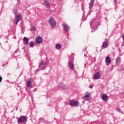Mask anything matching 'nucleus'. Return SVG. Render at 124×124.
<instances>
[{
    "label": "nucleus",
    "mask_w": 124,
    "mask_h": 124,
    "mask_svg": "<svg viewBox=\"0 0 124 124\" xmlns=\"http://www.w3.org/2000/svg\"><path fill=\"white\" fill-rule=\"evenodd\" d=\"M13 12L15 15V20L14 21V23L15 24V25H17L18 23L20 22V20L22 19V16H21V14L18 13L17 9H14L13 11Z\"/></svg>",
    "instance_id": "f257e3e1"
},
{
    "label": "nucleus",
    "mask_w": 124,
    "mask_h": 124,
    "mask_svg": "<svg viewBox=\"0 0 124 124\" xmlns=\"http://www.w3.org/2000/svg\"><path fill=\"white\" fill-rule=\"evenodd\" d=\"M48 64L47 62L41 61L39 65V68L41 70H44L46 68V65Z\"/></svg>",
    "instance_id": "f03ea898"
},
{
    "label": "nucleus",
    "mask_w": 124,
    "mask_h": 124,
    "mask_svg": "<svg viewBox=\"0 0 124 124\" xmlns=\"http://www.w3.org/2000/svg\"><path fill=\"white\" fill-rule=\"evenodd\" d=\"M69 104L72 107H78V106H79V102L75 100H71Z\"/></svg>",
    "instance_id": "7ed1b4c3"
},
{
    "label": "nucleus",
    "mask_w": 124,
    "mask_h": 124,
    "mask_svg": "<svg viewBox=\"0 0 124 124\" xmlns=\"http://www.w3.org/2000/svg\"><path fill=\"white\" fill-rule=\"evenodd\" d=\"M49 23L51 27H56V24H57V22L54 18L50 17L49 19Z\"/></svg>",
    "instance_id": "20e7f679"
},
{
    "label": "nucleus",
    "mask_w": 124,
    "mask_h": 124,
    "mask_svg": "<svg viewBox=\"0 0 124 124\" xmlns=\"http://www.w3.org/2000/svg\"><path fill=\"white\" fill-rule=\"evenodd\" d=\"M73 60V58L72 57L71 58H70L69 60V67L70 68V69H73L74 68V64H73V61H72Z\"/></svg>",
    "instance_id": "39448f33"
},
{
    "label": "nucleus",
    "mask_w": 124,
    "mask_h": 124,
    "mask_svg": "<svg viewBox=\"0 0 124 124\" xmlns=\"http://www.w3.org/2000/svg\"><path fill=\"white\" fill-rule=\"evenodd\" d=\"M91 27L93 30H96V28H97V25L96 22L94 20H93L91 23Z\"/></svg>",
    "instance_id": "423d86ee"
},
{
    "label": "nucleus",
    "mask_w": 124,
    "mask_h": 124,
    "mask_svg": "<svg viewBox=\"0 0 124 124\" xmlns=\"http://www.w3.org/2000/svg\"><path fill=\"white\" fill-rule=\"evenodd\" d=\"M84 99L85 100H91V93L87 92L84 94Z\"/></svg>",
    "instance_id": "0eeeda50"
},
{
    "label": "nucleus",
    "mask_w": 124,
    "mask_h": 124,
    "mask_svg": "<svg viewBox=\"0 0 124 124\" xmlns=\"http://www.w3.org/2000/svg\"><path fill=\"white\" fill-rule=\"evenodd\" d=\"M109 46V42L107 41H105L103 43V44L102 45V48L103 49H106V48H107Z\"/></svg>",
    "instance_id": "6e6552de"
},
{
    "label": "nucleus",
    "mask_w": 124,
    "mask_h": 124,
    "mask_svg": "<svg viewBox=\"0 0 124 124\" xmlns=\"http://www.w3.org/2000/svg\"><path fill=\"white\" fill-rule=\"evenodd\" d=\"M26 120L27 117L26 116H21L19 118L18 121L19 122V123H24V122H25V121H26Z\"/></svg>",
    "instance_id": "1a4fd4ad"
},
{
    "label": "nucleus",
    "mask_w": 124,
    "mask_h": 124,
    "mask_svg": "<svg viewBox=\"0 0 124 124\" xmlns=\"http://www.w3.org/2000/svg\"><path fill=\"white\" fill-rule=\"evenodd\" d=\"M101 78V76L100 75V73L97 72L94 76V79L97 80V79H100Z\"/></svg>",
    "instance_id": "9d476101"
},
{
    "label": "nucleus",
    "mask_w": 124,
    "mask_h": 124,
    "mask_svg": "<svg viewBox=\"0 0 124 124\" xmlns=\"http://www.w3.org/2000/svg\"><path fill=\"white\" fill-rule=\"evenodd\" d=\"M42 38L40 36L36 38V43L40 44L42 43Z\"/></svg>",
    "instance_id": "9b49d317"
},
{
    "label": "nucleus",
    "mask_w": 124,
    "mask_h": 124,
    "mask_svg": "<svg viewBox=\"0 0 124 124\" xmlns=\"http://www.w3.org/2000/svg\"><path fill=\"white\" fill-rule=\"evenodd\" d=\"M63 28L64 31H66V32H68L69 31V26H68V25L64 24L63 25Z\"/></svg>",
    "instance_id": "f8f14e48"
},
{
    "label": "nucleus",
    "mask_w": 124,
    "mask_h": 124,
    "mask_svg": "<svg viewBox=\"0 0 124 124\" xmlns=\"http://www.w3.org/2000/svg\"><path fill=\"white\" fill-rule=\"evenodd\" d=\"M102 99H103V101H107L108 96L106 94H103L102 96Z\"/></svg>",
    "instance_id": "ddd939ff"
},
{
    "label": "nucleus",
    "mask_w": 124,
    "mask_h": 124,
    "mask_svg": "<svg viewBox=\"0 0 124 124\" xmlns=\"http://www.w3.org/2000/svg\"><path fill=\"white\" fill-rule=\"evenodd\" d=\"M106 62L107 64V65H109V64H110V62H111V60L108 56H107L106 58Z\"/></svg>",
    "instance_id": "4468645a"
},
{
    "label": "nucleus",
    "mask_w": 124,
    "mask_h": 124,
    "mask_svg": "<svg viewBox=\"0 0 124 124\" xmlns=\"http://www.w3.org/2000/svg\"><path fill=\"white\" fill-rule=\"evenodd\" d=\"M65 88V85L62 83H60L58 85V89H64Z\"/></svg>",
    "instance_id": "2eb2a0df"
},
{
    "label": "nucleus",
    "mask_w": 124,
    "mask_h": 124,
    "mask_svg": "<svg viewBox=\"0 0 124 124\" xmlns=\"http://www.w3.org/2000/svg\"><path fill=\"white\" fill-rule=\"evenodd\" d=\"M26 83H27V85L28 87H30L31 86V79H28L26 81Z\"/></svg>",
    "instance_id": "dca6fc26"
},
{
    "label": "nucleus",
    "mask_w": 124,
    "mask_h": 124,
    "mask_svg": "<svg viewBox=\"0 0 124 124\" xmlns=\"http://www.w3.org/2000/svg\"><path fill=\"white\" fill-rule=\"evenodd\" d=\"M44 4L46 6V7H49V5H50L49 2L46 0H44Z\"/></svg>",
    "instance_id": "f3484780"
},
{
    "label": "nucleus",
    "mask_w": 124,
    "mask_h": 124,
    "mask_svg": "<svg viewBox=\"0 0 124 124\" xmlns=\"http://www.w3.org/2000/svg\"><path fill=\"white\" fill-rule=\"evenodd\" d=\"M94 3V0H91L90 3V7H89L90 9H91L92 7L93 6Z\"/></svg>",
    "instance_id": "a211bd4d"
},
{
    "label": "nucleus",
    "mask_w": 124,
    "mask_h": 124,
    "mask_svg": "<svg viewBox=\"0 0 124 124\" xmlns=\"http://www.w3.org/2000/svg\"><path fill=\"white\" fill-rule=\"evenodd\" d=\"M55 48L57 50H60L62 48V45L60 44H57L55 46Z\"/></svg>",
    "instance_id": "6ab92c4d"
},
{
    "label": "nucleus",
    "mask_w": 124,
    "mask_h": 124,
    "mask_svg": "<svg viewBox=\"0 0 124 124\" xmlns=\"http://www.w3.org/2000/svg\"><path fill=\"white\" fill-rule=\"evenodd\" d=\"M24 40V42L26 45H28L29 44V39L26 37H24L23 38Z\"/></svg>",
    "instance_id": "aec40b11"
},
{
    "label": "nucleus",
    "mask_w": 124,
    "mask_h": 124,
    "mask_svg": "<svg viewBox=\"0 0 124 124\" xmlns=\"http://www.w3.org/2000/svg\"><path fill=\"white\" fill-rule=\"evenodd\" d=\"M121 62V58L120 57H118L116 60V63H120Z\"/></svg>",
    "instance_id": "412c9836"
},
{
    "label": "nucleus",
    "mask_w": 124,
    "mask_h": 124,
    "mask_svg": "<svg viewBox=\"0 0 124 124\" xmlns=\"http://www.w3.org/2000/svg\"><path fill=\"white\" fill-rule=\"evenodd\" d=\"M29 45L30 47H31L32 48L34 46V43L33 42H31L30 44Z\"/></svg>",
    "instance_id": "4be33fe9"
},
{
    "label": "nucleus",
    "mask_w": 124,
    "mask_h": 124,
    "mask_svg": "<svg viewBox=\"0 0 124 124\" xmlns=\"http://www.w3.org/2000/svg\"><path fill=\"white\" fill-rule=\"evenodd\" d=\"M31 31H36V27L33 26L31 28Z\"/></svg>",
    "instance_id": "5701e85b"
},
{
    "label": "nucleus",
    "mask_w": 124,
    "mask_h": 124,
    "mask_svg": "<svg viewBox=\"0 0 124 124\" xmlns=\"http://www.w3.org/2000/svg\"><path fill=\"white\" fill-rule=\"evenodd\" d=\"M86 19H87V18L85 17V14H83L82 15V20L85 21L86 20Z\"/></svg>",
    "instance_id": "b1692460"
},
{
    "label": "nucleus",
    "mask_w": 124,
    "mask_h": 124,
    "mask_svg": "<svg viewBox=\"0 0 124 124\" xmlns=\"http://www.w3.org/2000/svg\"><path fill=\"white\" fill-rule=\"evenodd\" d=\"M116 111H117V112H121V109L119 108H116Z\"/></svg>",
    "instance_id": "393cba45"
},
{
    "label": "nucleus",
    "mask_w": 124,
    "mask_h": 124,
    "mask_svg": "<svg viewBox=\"0 0 124 124\" xmlns=\"http://www.w3.org/2000/svg\"><path fill=\"white\" fill-rule=\"evenodd\" d=\"M1 81H2V78L0 76V83L1 82Z\"/></svg>",
    "instance_id": "a878e982"
},
{
    "label": "nucleus",
    "mask_w": 124,
    "mask_h": 124,
    "mask_svg": "<svg viewBox=\"0 0 124 124\" xmlns=\"http://www.w3.org/2000/svg\"><path fill=\"white\" fill-rule=\"evenodd\" d=\"M89 88L90 89H93V85H90V86H89Z\"/></svg>",
    "instance_id": "bb28decb"
},
{
    "label": "nucleus",
    "mask_w": 124,
    "mask_h": 124,
    "mask_svg": "<svg viewBox=\"0 0 124 124\" xmlns=\"http://www.w3.org/2000/svg\"><path fill=\"white\" fill-rule=\"evenodd\" d=\"M123 40L124 41V33L123 34Z\"/></svg>",
    "instance_id": "cd10ccee"
},
{
    "label": "nucleus",
    "mask_w": 124,
    "mask_h": 124,
    "mask_svg": "<svg viewBox=\"0 0 124 124\" xmlns=\"http://www.w3.org/2000/svg\"><path fill=\"white\" fill-rule=\"evenodd\" d=\"M114 0L115 3H116V2H117V0Z\"/></svg>",
    "instance_id": "c85d7f7f"
},
{
    "label": "nucleus",
    "mask_w": 124,
    "mask_h": 124,
    "mask_svg": "<svg viewBox=\"0 0 124 124\" xmlns=\"http://www.w3.org/2000/svg\"><path fill=\"white\" fill-rule=\"evenodd\" d=\"M18 52V50H16L15 53H17Z\"/></svg>",
    "instance_id": "c756f323"
}]
</instances>
